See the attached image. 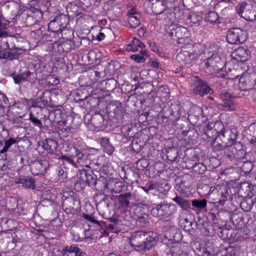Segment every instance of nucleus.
Listing matches in <instances>:
<instances>
[{
	"mask_svg": "<svg viewBox=\"0 0 256 256\" xmlns=\"http://www.w3.org/2000/svg\"><path fill=\"white\" fill-rule=\"evenodd\" d=\"M156 233L138 231L132 234L129 242L136 250H149L156 245Z\"/></svg>",
	"mask_w": 256,
	"mask_h": 256,
	"instance_id": "1",
	"label": "nucleus"
},
{
	"mask_svg": "<svg viewBox=\"0 0 256 256\" xmlns=\"http://www.w3.org/2000/svg\"><path fill=\"white\" fill-rule=\"evenodd\" d=\"M152 10L153 12L157 16H160L164 18V20L166 23L169 22L170 17H172L173 14L171 12H167L166 17V14H164V12L168 11L167 10L166 2L164 0H151Z\"/></svg>",
	"mask_w": 256,
	"mask_h": 256,
	"instance_id": "2",
	"label": "nucleus"
},
{
	"mask_svg": "<svg viewBox=\"0 0 256 256\" xmlns=\"http://www.w3.org/2000/svg\"><path fill=\"white\" fill-rule=\"evenodd\" d=\"M247 34L240 28H235L230 30L226 34V40L228 43L238 44L244 43L246 40Z\"/></svg>",
	"mask_w": 256,
	"mask_h": 256,
	"instance_id": "3",
	"label": "nucleus"
},
{
	"mask_svg": "<svg viewBox=\"0 0 256 256\" xmlns=\"http://www.w3.org/2000/svg\"><path fill=\"white\" fill-rule=\"evenodd\" d=\"M236 10L239 16L246 20L253 21L256 19V14L252 11V6L250 2H240L236 7Z\"/></svg>",
	"mask_w": 256,
	"mask_h": 256,
	"instance_id": "4",
	"label": "nucleus"
},
{
	"mask_svg": "<svg viewBox=\"0 0 256 256\" xmlns=\"http://www.w3.org/2000/svg\"><path fill=\"white\" fill-rule=\"evenodd\" d=\"M256 83L255 74H250L248 73L243 74L239 79L238 86L239 88L242 90H249L253 88Z\"/></svg>",
	"mask_w": 256,
	"mask_h": 256,
	"instance_id": "5",
	"label": "nucleus"
},
{
	"mask_svg": "<svg viewBox=\"0 0 256 256\" xmlns=\"http://www.w3.org/2000/svg\"><path fill=\"white\" fill-rule=\"evenodd\" d=\"M49 164L48 161L46 160L34 162L31 164L32 172L36 175H44L46 172Z\"/></svg>",
	"mask_w": 256,
	"mask_h": 256,
	"instance_id": "6",
	"label": "nucleus"
},
{
	"mask_svg": "<svg viewBox=\"0 0 256 256\" xmlns=\"http://www.w3.org/2000/svg\"><path fill=\"white\" fill-rule=\"evenodd\" d=\"M195 88L194 92L200 96L208 94H210L212 90L210 88L202 81L198 78L195 77Z\"/></svg>",
	"mask_w": 256,
	"mask_h": 256,
	"instance_id": "7",
	"label": "nucleus"
},
{
	"mask_svg": "<svg viewBox=\"0 0 256 256\" xmlns=\"http://www.w3.org/2000/svg\"><path fill=\"white\" fill-rule=\"evenodd\" d=\"M221 98L224 100L223 106L228 110H233L235 109L234 100V98L228 92H223L220 94Z\"/></svg>",
	"mask_w": 256,
	"mask_h": 256,
	"instance_id": "8",
	"label": "nucleus"
},
{
	"mask_svg": "<svg viewBox=\"0 0 256 256\" xmlns=\"http://www.w3.org/2000/svg\"><path fill=\"white\" fill-rule=\"evenodd\" d=\"M171 34L172 36L174 35V36L177 38L178 40V42H183L182 38L190 36V34L187 28L181 26H177L176 28L172 29Z\"/></svg>",
	"mask_w": 256,
	"mask_h": 256,
	"instance_id": "9",
	"label": "nucleus"
},
{
	"mask_svg": "<svg viewBox=\"0 0 256 256\" xmlns=\"http://www.w3.org/2000/svg\"><path fill=\"white\" fill-rule=\"evenodd\" d=\"M144 45L138 38H134L132 42L126 46L125 49L128 52H135L144 49Z\"/></svg>",
	"mask_w": 256,
	"mask_h": 256,
	"instance_id": "10",
	"label": "nucleus"
},
{
	"mask_svg": "<svg viewBox=\"0 0 256 256\" xmlns=\"http://www.w3.org/2000/svg\"><path fill=\"white\" fill-rule=\"evenodd\" d=\"M220 135L223 137H228V140L234 142L237 137L236 130L235 127H232L230 128L224 129L220 132Z\"/></svg>",
	"mask_w": 256,
	"mask_h": 256,
	"instance_id": "11",
	"label": "nucleus"
},
{
	"mask_svg": "<svg viewBox=\"0 0 256 256\" xmlns=\"http://www.w3.org/2000/svg\"><path fill=\"white\" fill-rule=\"evenodd\" d=\"M64 250L65 251L64 254H66V256H86L84 252L76 246H67Z\"/></svg>",
	"mask_w": 256,
	"mask_h": 256,
	"instance_id": "12",
	"label": "nucleus"
},
{
	"mask_svg": "<svg viewBox=\"0 0 256 256\" xmlns=\"http://www.w3.org/2000/svg\"><path fill=\"white\" fill-rule=\"evenodd\" d=\"M219 48L216 45L210 46L206 50V53L209 56L208 58V63L212 64L213 60H220V58L218 56V53Z\"/></svg>",
	"mask_w": 256,
	"mask_h": 256,
	"instance_id": "13",
	"label": "nucleus"
},
{
	"mask_svg": "<svg viewBox=\"0 0 256 256\" xmlns=\"http://www.w3.org/2000/svg\"><path fill=\"white\" fill-rule=\"evenodd\" d=\"M140 16L138 13H130L128 20L131 28H136L140 24Z\"/></svg>",
	"mask_w": 256,
	"mask_h": 256,
	"instance_id": "14",
	"label": "nucleus"
},
{
	"mask_svg": "<svg viewBox=\"0 0 256 256\" xmlns=\"http://www.w3.org/2000/svg\"><path fill=\"white\" fill-rule=\"evenodd\" d=\"M174 207V206L173 205L162 206L159 208L157 207L153 208L152 212L154 214H155L156 212H157L158 216L163 214L169 216L172 213V212L170 210V209H172Z\"/></svg>",
	"mask_w": 256,
	"mask_h": 256,
	"instance_id": "15",
	"label": "nucleus"
},
{
	"mask_svg": "<svg viewBox=\"0 0 256 256\" xmlns=\"http://www.w3.org/2000/svg\"><path fill=\"white\" fill-rule=\"evenodd\" d=\"M132 194L130 192L122 194L118 196V202L121 207L126 208L128 207Z\"/></svg>",
	"mask_w": 256,
	"mask_h": 256,
	"instance_id": "16",
	"label": "nucleus"
},
{
	"mask_svg": "<svg viewBox=\"0 0 256 256\" xmlns=\"http://www.w3.org/2000/svg\"><path fill=\"white\" fill-rule=\"evenodd\" d=\"M237 60L242 62H246L249 58L248 51L244 48H238L234 52Z\"/></svg>",
	"mask_w": 256,
	"mask_h": 256,
	"instance_id": "17",
	"label": "nucleus"
},
{
	"mask_svg": "<svg viewBox=\"0 0 256 256\" xmlns=\"http://www.w3.org/2000/svg\"><path fill=\"white\" fill-rule=\"evenodd\" d=\"M9 28V22L4 17L0 16V37L8 36V30Z\"/></svg>",
	"mask_w": 256,
	"mask_h": 256,
	"instance_id": "18",
	"label": "nucleus"
},
{
	"mask_svg": "<svg viewBox=\"0 0 256 256\" xmlns=\"http://www.w3.org/2000/svg\"><path fill=\"white\" fill-rule=\"evenodd\" d=\"M44 147L48 152L54 153L56 152L58 144L56 140L49 139L46 140V142L44 144Z\"/></svg>",
	"mask_w": 256,
	"mask_h": 256,
	"instance_id": "19",
	"label": "nucleus"
},
{
	"mask_svg": "<svg viewBox=\"0 0 256 256\" xmlns=\"http://www.w3.org/2000/svg\"><path fill=\"white\" fill-rule=\"evenodd\" d=\"M18 182L22 184L25 188L34 189L35 187V181L32 178H20Z\"/></svg>",
	"mask_w": 256,
	"mask_h": 256,
	"instance_id": "20",
	"label": "nucleus"
},
{
	"mask_svg": "<svg viewBox=\"0 0 256 256\" xmlns=\"http://www.w3.org/2000/svg\"><path fill=\"white\" fill-rule=\"evenodd\" d=\"M147 56L146 51L144 49H142L139 54H132L130 58L137 62H143Z\"/></svg>",
	"mask_w": 256,
	"mask_h": 256,
	"instance_id": "21",
	"label": "nucleus"
},
{
	"mask_svg": "<svg viewBox=\"0 0 256 256\" xmlns=\"http://www.w3.org/2000/svg\"><path fill=\"white\" fill-rule=\"evenodd\" d=\"M65 202H68L67 204L69 206V210H72L73 211H76L80 208V202L74 198H69Z\"/></svg>",
	"mask_w": 256,
	"mask_h": 256,
	"instance_id": "22",
	"label": "nucleus"
},
{
	"mask_svg": "<svg viewBox=\"0 0 256 256\" xmlns=\"http://www.w3.org/2000/svg\"><path fill=\"white\" fill-rule=\"evenodd\" d=\"M173 200L184 210H188L190 208V204L188 202L181 197L176 196L173 198Z\"/></svg>",
	"mask_w": 256,
	"mask_h": 256,
	"instance_id": "23",
	"label": "nucleus"
},
{
	"mask_svg": "<svg viewBox=\"0 0 256 256\" xmlns=\"http://www.w3.org/2000/svg\"><path fill=\"white\" fill-rule=\"evenodd\" d=\"M60 25L58 24L56 18H55L54 20H50L49 22L48 29L50 32H58L59 31H61V28H60Z\"/></svg>",
	"mask_w": 256,
	"mask_h": 256,
	"instance_id": "24",
	"label": "nucleus"
},
{
	"mask_svg": "<svg viewBox=\"0 0 256 256\" xmlns=\"http://www.w3.org/2000/svg\"><path fill=\"white\" fill-rule=\"evenodd\" d=\"M58 22V24L60 25V28H61V31L64 28L68 23V19L66 16L60 15L56 17Z\"/></svg>",
	"mask_w": 256,
	"mask_h": 256,
	"instance_id": "25",
	"label": "nucleus"
},
{
	"mask_svg": "<svg viewBox=\"0 0 256 256\" xmlns=\"http://www.w3.org/2000/svg\"><path fill=\"white\" fill-rule=\"evenodd\" d=\"M190 19L192 24L196 26H198L200 24L202 17L200 15L192 14L190 16Z\"/></svg>",
	"mask_w": 256,
	"mask_h": 256,
	"instance_id": "26",
	"label": "nucleus"
},
{
	"mask_svg": "<svg viewBox=\"0 0 256 256\" xmlns=\"http://www.w3.org/2000/svg\"><path fill=\"white\" fill-rule=\"evenodd\" d=\"M222 192L220 194V198L218 201L220 204H224V202L226 200L228 196V189L226 186H222L221 188Z\"/></svg>",
	"mask_w": 256,
	"mask_h": 256,
	"instance_id": "27",
	"label": "nucleus"
},
{
	"mask_svg": "<svg viewBox=\"0 0 256 256\" xmlns=\"http://www.w3.org/2000/svg\"><path fill=\"white\" fill-rule=\"evenodd\" d=\"M206 20L211 23L216 22L218 20V16L216 12H210L206 14Z\"/></svg>",
	"mask_w": 256,
	"mask_h": 256,
	"instance_id": "28",
	"label": "nucleus"
},
{
	"mask_svg": "<svg viewBox=\"0 0 256 256\" xmlns=\"http://www.w3.org/2000/svg\"><path fill=\"white\" fill-rule=\"evenodd\" d=\"M4 37L1 39L0 48L2 51H4L6 50L10 49V46L8 44V41L7 36H3Z\"/></svg>",
	"mask_w": 256,
	"mask_h": 256,
	"instance_id": "29",
	"label": "nucleus"
},
{
	"mask_svg": "<svg viewBox=\"0 0 256 256\" xmlns=\"http://www.w3.org/2000/svg\"><path fill=\"white\" fill-rule=\"evenodd\" d=\"M192 205L196 208L202 209L206 206V200H193Z\"/></svg>",
	"mask_w": 256,
	"mask_h": 256,
	"instance_id": "30",
	"label": "nucleus"
},
{
	"mask_svg": "<svg viewBox=\"0 0 256 256\" xmlns=\"http://www.w3.org/2000/svg\"><path fill=\"white\" fill-rule=\"evenodd\" d=\"M17 141L12 138H9L8 140H6L4 143V148L0 150V152L1 153H4L8 150L11 146L14 144L16 143Z\"/></svg>",
	"mask_w": 256,
	"mask_h": 256,
	"instance_id": "31",
	"label": "nucleus"
},
{
	"mask_svg": "<svg viewBox=\"0 0 256 256\" xmlns=\"http://www.w3.org/2000/svg\"><path fill=\"white\" fill-rule=\"evenodd\" d=\"M8 98L3 94H0V114L4 112V104H7Z\"/></svg>",
	"mask_w": 256,
	"mask_h": 256,
	"instance_id": "32",
	"label": "nucleus"
},
{
	"mask_svg": "<svg viewBox=\"0 0 256 256\" xmlns=\"http://www.w3.org/2000/svg\"><path fill=\"white\" fill-rule=\"evenodd\" d=\"M176 60L179 62H182V64H186L190 62L188 58H186V54L184 52H180L178 54L176 57Z\"/></svg>",
	"mask_w": 256,
	"mask_h": 256,
	"instance_id": "33",
	"label": "nucleus"
},
{
	"mask_svg": "<svg viewBox=\"0 0 256 256\" xmlns=\"http://www.w3.org/2000/svg\"><path fill=\"white\" fill-rule=\"evenodd\" d=\"M30 120L35 126L38 127L40 128H42V123L39 120H38L37 118L34 116L32 112L30 113Z\"/></svg>",
	"mask_w": 256,
	"mask_h": 256,
	"instance_id": "34",
	"label": "nucleus"
},
{
	"mask_svg": "<svg viewBox=\"0 0 256 256\" xmlns=\"http://www.w3.org/2000/svg\"><path fill=\"white\" fill-rule=\"evenodd\" d=\"M28 76V72H24L22 74L18 75L14 77V80L16 84H19L21 82L23 81L25 78Z\"/></svg>",
	"mask_w": 256,
	"mask_h": 256,
	"instance_id": "35",
	"label": "nucleus"
},
{
	"mask_svg": "<svg viewBox=\"0 0 256 256\" xmlns=\"http://www.w3.org/2000/svg\"><path fill=\"white\" fill-rule=\"evenodd\" d=\"M72 148L74 150L76 154V156L77 157V162L78 163H80L83 162V156L84 154L82 152H81L78 149L74 146H72Z\"/></svg>",
	"mask_w": 256,
	"mask_h": 256,
	"instance_id": "36",
	"label": "nucleus"
},
{
	"mask_svg": "<svg viewBox=\"0 0 256 256\" xmlns=\"http://www.w3.org/2000/svg\"><path fill=\"white\" fill-rule=\"evenodd\" d=\"M60 159L66 162L68 164H72V166H73L75 167H76V164L74 163V161L72 160V156H62L60 158Z\"/></svg>",
	"mask_w": 256,
	"mask_h": 256,
	"instance_id": "37",
	"label": "nucleus"
},
{
	"mask_svg": "<svg viewBox=\"0 0 256 256\" xmlns=\"http://www.w3.org/2000/svg\"><path fill=\"white\" fill-rule=\"evenodd\" d=\"M24 108V106L22 104H16L11 106V110L16 112H18L17 110L18 109H23Z\"/></svg>",
	"mask_w": 256,
	"mask_h": 256,
	"instance_id": "38",
	"label": "nucleus"
},
{
	"mask_svg": "<svg viewBox=\"0 0 256 256\" xmlns=\"http://www.w3.org/2000/svg\"><path fill=\"white\" fill-rule=\"evenodd\" d=\"M189 36H187L184 37V38H182L183 42H178V43L183 44L184 45V46H188V45H190V46H192V44H191L192 40L189 38Z\"/></svg>",
	"mask_w": 256,
	"mask_h": 256,
	"instance_id": "39",
	"label": "nucleus"
},
{
	"mask_svg": "<svg viewBox=\"0 0 256 256\" xmlns=\"http://www.w3.org/2000/svg\"><path fill=\"white\" fill-rule=\"evenodd\" d=\"M104 148L105 152L108 154H112L114 151V147L110 144H107Z\"/></svg>",
	"mask_w": 256,
	"mask_h": 256,
	"instance_id": "40",
	"label": "nucleus"
},
{
	"mask_svg": "<svg viewBox=\"0 0 256 256\" xmlns=\"http://www.w3.org/2000/svg\"><path fill=\"white\" fill-rule=\"evenodd\" d=\"M248 130L252 134L256 135V122L251 124L248 128Z\"/></svg>",
	"mask_w": 256,
	"mask_h": 256,
	"instance_id": "41",
	"label": "nucleus"
},
{
	"mask_svg": "<svg viewBox=\"0 0 256 256\" xmlns=\"http://www.w3.org/2000/svg\"><path fill=\"white\" fill-rule=\"evenodd\" d=\"M179 248H180L179 244H176L175 247H173V248H171L170 252L173 254H178Z\"/></svg>",
	"mask_w": 256,
	"mask_h": 256,
	"instance_id": "42",
	"label": "nucleus"
},
{
	"mask_svg": "<svg viewBox=\"0 0 256 256\" xmlns=\"http://www.w3.org/2000/svg\"><path fill=\"white\" fill-rule=\"evenodd\" d=\"M100 144L103 148H105L107 144H110L109 139L106 138H102L100 139Z\"/></svg>",
	"mask_w": 256,
	"mask_h": 256,
	"instance_id": "43",
	"label": "nucleus"
},
{
	"mask_svg": "<svg viewBox=\"0 0 256 256\" xmlns=\"http://www.w3.org/2000/svg\"><path fill=\"white\" fill-rule=\"evenodd\" d=\"M150 190L156 189L158 188V184L154 182L148 183L146 184Z\"/></svg>",
	"mask_w": 256,
	"mask_h": 256,
	"instance_id": "44",
	"label": "nucleus"
},
{
	"mask_svg": "<svg viewBox=\"0 0 256 256\" xmlns=\"http://www.w3.org/2000/svg\"><path fill=\"white\" fill-rule=\"evenodd\" d=\"M187 56L189 57V58L192 60H194L197 58L198 56V54L196 52H189L187 54Z\"/></svg>",
	"mask_w": 256,
	"mask_h": 256,
	"instance_id": "45",
	"label": "nucleus"
},
{
	"mask_svg": "<svg viewBox=\"0 0 256 256\" xmlns=\"http://www.w3.org/2000/svg\"><path fill=\"white\" fill-rule=\"evenodd\" d=\"M197 166L198 168H200L201 169L202 171L200 172V174L204 173L206 170V166L203 165L202 164H198L196 166H194V168H196Z\"/></svg>",
	"mask_w": 256,
	"mask_h": 256,
	"instance_id": "46",
	"label": "nucleus"
},
{
	"mask_svg": "<svg viewBox=\"0 0 256 256\" xmlns=\"http://www.w3.org/2000/svg\"><path fill=\"white\" fill-rule=\"evenodd\" d=\"M250 95L252 98L256 101V89L252 88L249 92Z\"/></svg>",
	"mask_w": 256,
	"mask_h": 256,
	"instance_id": "47",
	"label": "nucleus"
},
{
	"mask_svg": "<svg viewBox=\"0 0 256 256\" xmlns=\"http://www.w3.org/2000/svg\"><path fill=\"white\" fill-rule=\"evenodd\" d=\"M150 64L151 66H152L153 68H156L158 66V62L157 60H152L150 62Z\"/></svg>",
	"mask_w": 256,
	"mask_h": 256,
	"instance_id": "48",
	"label": "nucleus"
},
{
	"mask_svg": "<svg viewBox=\"0 0 256 256\" xmlns=\"http://www.w3.org/2000/svg\"><path fill=\"white\" fill-rule=\"evenodd\" d=\"M104 37V34L102 32H100L99 34L97 36V39L98 40H102Z\"/></svg>",
	"mask_w": 256,
	"mask_h": 256,
	"instance_id": "49",
	"label": "nucleus"
},
{
	"mask_svg": "<svg viewBox=\"0 0 256 256\" xmlns=\"http://www.w3.org/2000/svg\"><path fill=\"white\" fill-rule=\"evenodd\" d=\"M250 143L254 146H256V138H252L250 140Z\"/></svg>",
	"mask_w": 256,
	"mask_h": 256,
	"instance_id": "50",
	"label": "nucleus"
},
{
	"mask_svg": "<svg viewBox=\"0 0 256 256\" xmlns=\"http://www.w3.org/2000/svg\"><path fill=\"white\" fill-rule=\"evenodd\" d=\"M84 218L86 219V220H88L89 221H92V219H93V218H92L91 216H88V215H84Z\"/></svg>",
	"mask_w": 256,
	"mask_h": 256,
	"instance_id": "51",
	"label": "nucleus"
},
{
	"mask_svg": "<svg viewBox=\"0 0 256 256\" xmlns=\"http://www.w3.org/2000/svg\"><path fill=\"white\" fill-rule=\"evenodd\" d=\"M142 189L146 193H148L150 190L146 185L145 186L142 187Z\"/></svg>",
	"mask_w": 256,
	"mask_h": 256,
	"instance_id": "52",
	"label": "nucleus"
},
{
	"mask_svg": "<svg viewBox=\"0 0 256 256\" xmlns=\"http://www.w3.org/2000/svg\"><path fill=\"white\" fill-rule=\"evenodd\" d=\"M94 54H95V52L94 51H91L88 54L89 56L91 57V56H93Z\"/></svg>",
	"mask_w": 256,
	"mask_h": 256,
	"instance_id": "53",
	"label": "nucleus"
},
{
	"mask_svg": "<svg viewBox=\"0 0 256 256\" xmlns=\"http://www.w3.org/2000/svg\"><path fill=\"white\" fill-rule=\"evenodd\" d=\"M130 13H136V10L134 9H132L129 12L128 14Z\"/></svg>",
	"mask_w": 256,
	"mask_h": 256,
	"instance_id": "54",
	"label": "nucleus"
},
{
	"mask_svg": "<svg viewBox=\"0 0 256 256\" xmlns=\"http://www.w3.org/2000/svg\"><path fill=\"white\" fill-rule=\"evenodd\" d=\"M20 114V115L18 116H19L20 118H24V117L25 116V114H26L24 113H23V114H22V115H20V114Z\"/></svg>",
	"mask_w": 256,
	"mask_h": 256,
	"instance_id": "55",
	"label": "nucleus"
},
{
	"mask_svg": "<svg viewBox=\"0 0 256 256\" xmlns=\"http://www.w3.org/2000/svg\"><path fill=\"white\" fill-rule=\"evenodd\" d=\"M13 221L12 220H7L6 222V223H10V222H12Z\"/></svg>",
	"mask_w": 256,
	"mask_h": 256,
	"instance_id": "56",
	"label": "nucleus"
},
{
	"mask_svg": "<svg viewBox=\"0 0 256 256\" xmlns=\"http://www.w3.org/2000/svg\"><path fill=\"white\" fill-rule=\"evenodd\" d=\"M58 82V80H55V84H57Z\"/></svg>",
	"mask_w": 256,
	"mask_h": 256,
	"instance_id": "57",
	"label": "nucleus"
},
{
	"mask_svg": "<svg viewBox=\"0 0 256 256\" xmlns=\"http://www.w3.org/2000/svg\"><path fill=\"white\" fill-rule=\"evenodd\" d=\"M254 1L256 2V0H254Z\"/></svg>",
	"mask_w": 256,
	"mask_h": 256,
	"instance_id": "58",
	"label": "nucleus"
}]
</instances>
